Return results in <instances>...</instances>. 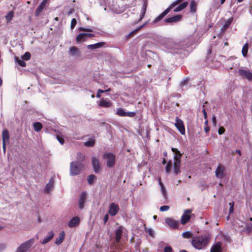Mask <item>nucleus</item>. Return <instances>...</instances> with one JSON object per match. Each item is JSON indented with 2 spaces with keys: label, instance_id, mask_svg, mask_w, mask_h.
I'll use <instances>...</instances> for the list:
<instances>
[{
  "label": "nucleus",
  "instance_id": "f257e3e1",
  "mask_svg": "<svg viewBox=\"0 0 252 252\" xmlns=\"http://www.w3.org/2000/svg\"><path fill=\"white\" fill-rule=\"evenodd\" d=\"M211 240V236L209 234L193 237L191 240L193 247L198 250L205 249Z\"/></svg>",
  "mask_w": 252,
  "mask_h": 252
},
{
  "label": "nucleus",
  "instance_id": "f03ea898",
  "mask_svg": "<svg viewBox=\"0 0 252 252\" xmlns=\"http://www.w3.org/2000/svg\"><path fill=\"white\" fill-rule=\"evenodd\" d=\"M182 0H176L171 3L167 8L153 21V24H155L161 20L170 11L172 8L178 5Z\"/></svg>",
  "mask_w": 252,
  "mask_h": 252
},
{
  "label": "nucleus",
  "instance_id": "7ed1b4c3",
  "mask_svg": "<svg viewBox=\"0 0 252 252\" xmlns=\"http://www.w3.org/2000/svg\"><path fill=\"white\" fill-rule=\"evenodd\" d=\"M83 168L82 163L78 161H72L70 163V174L72 176L78 175Z\"/></svg>",
  "mask_w": 252,
  "mask_h": 252
},
{
  "label": "nucleus",
  "instance_id": "20e7f679",
  "mask_svg": "<svg viewBox=\"0 0 252 252\" xmlns=\"http://www.w3.org/2000/svg\"><path fill=\"white\" fill-rule=\"evenodd\" d=\"M103 158L106 161V165L109 168L113 167L115 164V156L111 153H105Z\"/></svg>",
  "mask_w": 252,
  "mask_h": 252
},
{
  "label": "nucleus",
  "instance_id": "39448f33",
  "mask_svg": "<svg viewBox=\"0 0 252 252\" xmlns=\"http://www.w3.org/2000/svg\"><path fill=\"white\" fill-rule=\"evenodd\" d=\"M34 240L33 238L29 239L20 245L17 249L16 252H26L33 245Z\"/></svg>",
  "mask_w": 252,
  "mask_h": 252
},
{
  "label": "nucleus",
  "instance_id": "423d86ee",
  "mask_svg": "<svg viewBox=\"0 0 252 252\" xmlns=\"http://www.w3.org/2000/svg\"><path fill=\"white\" fill-rule=\"evenodd\" d=\"M238 73L243 78L246 79L248 81H252V72L249 70L240 69L238 70Z\"/></svg>",
  "mask_w": 252,
  "mask_h": 252
},
{
  "label": "nucleus",
  "instance_id": "0eeeda50",
  "mask_svg": "<svg viewBox=\"0 0 252 252\" xmlns=\"http://www.w3.org/2000/svg\"><path fill=\"white\" fill-rule=\"evenodd\" d=\"M175 126L181 134L184 135L185 134V128L183 122L182 120L177 117L176 118V123H175Z\"/></svg>",
  "mask_w": 252,
  "mask_h": 252
},
{
  "label": "nucleus",
  "instance_id": "6e6552de",
  "mask_svg": "<svg viewBox=\"0 0 252 252\" xmlns=\"http://www.w3.org/2000/svg\"><path fill=\"white\" fill-rule=\"evenodd\" d=\"M182 18V15H177L172 17L167 18L164 20L165 23L167 24H173L179 22Z\"/></svg>",
  "mask_w": 252,
  "mask_h": 252
},
{
  "label": "nucleus",
  "instance_id": "1a4fd4ad",
  "mask_svg": "<svg viewBox=\"0 0 252 252\" xmlns=\"http://www.w3.org/2000/svg\"><path fill=\"white\" fill-rule=\"evenodd\" d=\"M179 156H176L174 157V172L176 175L181 172L180 171V164L181 160L179 158Z\"/></svg>",
  "mask_w": 252,
  "mask_h": 252
},
{
  "label": "nucleus",
  "instance_id": "9d476101",
  "mask_svg": "<svg viewBox=\"0 0 252 252\" xmlns=\"http://www.w3.org/2000/svg\"><path fill=\"white\" fill-rule=\"evenodd\" d=\"M119 210V206L114 203L110 204L109 208V213L112 216H115Z\"/></svg>",
  "mask_w": 252,
  "mask_h": 252
},
{
  "label": "nucleus",
  "instance_id": "9b49d317",
  "mask_svg": "<svg viewBox=\"0 0 252 252\" xmlns=\"http://www.w3.org/2000/svg\"><path fill=\"white\" fill-rule=\"evenodd\" d=\"M165 222L170 227L174 229L177 228L179 224V222L178 221L176 220H175L170 218H166L165 219Z\"/></svg>",
  "mask_w": 252,
  "mask_h": 252
},
{
  "label": "nucleus",
  "instance_id": "f8f14e48",
  "mask_svg": "<svg viewBox=\"0 0 252 252\" xmlns=\"http://www.w3.org/2000/svg\"><path fill=\"white\" fill-rule=\"evenodd\" d=\"M92 163L94 172L97 173L98 172H99L100 169V162L98 159H97L95 157H93L92 159Z\"/></svg>",
  "mask_w": 252,
  "mask_h": 252
},
{
  "label": "nucleus",
  "instance_id": "ddd939ff",
  "mask_svg": "<svg viewBox=\"0 0 252 252\" xmlns=\"http://www.w3.org/2000/svg\"><path fill=\"white\" fill-rule=\"evenodd\" d=\"M48 0H43L42 2L40 3L39 6L36 9L35 12V15L38 16L40 13L42 11V10L45 7L47 3H48Z\"/></svg>",
  "mask_w": 252,
  "mask_h": 252
},
{
  "label": "nucleus",
  "instance_id": "4468645a",
  "mask_svg": "<svg viewBox=\"0 0 252 252\" xmlns=\"http://www.w3.org/2000/svg\"><path fill=\"white\" fill-rule=\"evenodd\" d=\"M191 210H186L184 214L182 216L181 218V223L183 224H185L188 222V221L190 219V216L189 215V213H190Z\"/></svg>",
  "mask_w": 252,
  "mask_h": 252
},
{
  "label": "nucleus",
  "instance_id": "2eb2a0df",
  "mask_svg": "<svg viewBox=\"0 0 252 252\" xmlns=\"http://www.w3.org/2000/svg\"><path fill=\"white\" fill-rule=\"evenodd\" d=\"M86 199V193L83 192L81 193L79 199V208L80 209H83L84 207V204Z\"/></svg>",
  "mask_w": 252,
  "mask_h": 252
},
{
  "label": "nucleus",
  "instance_id": "dca6fc26",
  "mask_svg": "<svg viewBox=\"0 0 252 252\" xmlns=\"http://www.w3.org/2000/svg\"><path fill=\"white\" fill-rule=\"evenodd\" d=\"M233 18L231 17L229 18L227 21H225V23L224 25L220 29V31L222 33H224L228 29L230 25L233 22Z\"/></svg>",
  "mask_w": 252,
  "mask_h": 252
},
{
  "label": "nucleus",
  "instance_id": "f3484780",
  "mask_svg": "<svg viewBox=\"0 0 252 252\" xmlns=\"http://www.w3.org/2000/svg\"><path fill=\"white\" fill-rule=\"evenodd\" d=\"M123 229L124 227L123 226H120L115 231L116 241L117 243H119L121 240Z\"/></svg>",
  "mask_w": 252,
  "mask_h": 252
},
{
  "label": "nucleus",
  "instance_id": "a211bd4d",
  "mask_svg": "<svg viewBox=\"0 0 252 252\" xmlns=\"http://www.w3.org/2000/svg\"><path fill=\"white\" fill-rule=\"evenodd\" d=\"M80 223V219L78 217H74L69 222L68 226L72 228L77 226Z\"/></svg>",
  "mask_w": 252,
  "mask_h": 252
},
{
  "label": "nucleus",
  "instance_id": "6ab92c4d",
  "mask_svg": "<svg viewBox=\"0 0 252 252\" xmlns=\"http://www.w3.org/2000/svg\"><path fill=\"white\" fill-rule=\"evenodd\" d=\"M224 167L219 165L215 171L216 176L220 179H222L223 176Z\"/></svg>",
  "mask_w": 252,
  "mask_h": 252
},
{
  "label": "nucleus",
  "instance_id": "aec40b11",
  "mask_svg": "<svg viewBox=\"0 0 252 252\" xmlns=\"http://www.w3.org/2000/svg\"><path fill=\"white\" fill-rule=\"evenodd\" d=\"M65 238V233L63 231H61L59 235V236L56 238L55 243L57 245L61 244Z\"/></svg>",
  "mask_w": 252,
  "mask_h": 252
},
{
  "label": "nucleus",
  "instance_id": "412c9836",
  "mask_svg": "<svg viewBox=\"0 0 252 252\" xmlns=\"http://www.w3.org/2000/svg\"><path fill=\"white\" fill-rule=\"evenodd\" d=\"M147 7V3L146 2H144L141 7L140 17L138 20L137 22H140L143 19L146 12Z\"/></svg>",
  "mask_w": 252,
  "mask_h": 252
},
{
  "label": "nucleus",
  "instance_id": "4be33fe9",
  "mask_svg": "<svg viewBox=\"0 0 252 252\" xmlns=\"http://www.w3.org/2000/svg\"><path fill=\"white\" fill-rule=\"evenodd\" d=\"M54 233L53 231H50L48 232V235L43 240L41 243L43 245L46 244L49 242L54 237Z\"/></svg>",
  "mask_w": 252,
  "mask_h": 252
},
{
  "label": "nucleus",
  "instance_id": "5701e85b",
  "mask_svg": "<svg viewBox=\"0 0 252 252\" xmlns=\"http://www.w3.org/2000/svg\"><path fill=\"white\" fill-rule=\"evenodd\" d=\"M158 184L160 187V191L162 193V194L163 197L165 199H166L167 198V193H166V189L164 187L163 183L161 182V179L160 178H158Z\"/></svg>",
  "mask_w": 252,
  "mask_h": 252
},
{
  "label": "nucleus",
  "instance_id": "b1692460",
  "mask_svg": "<svg viewBox=\"0 0 252 252\" xmlns=\"http://www.w3.org/2000/svg\"><path fill=\"white\" fill-rule=\"evenodd\" d=\"M53 185H54V181L52 179H51L49 183L48 184H46L45 187V189H44V192L45 193H49L50 190H51V189H52V188L53 187Z\"/></svg>",
  "mask_w": 252,
  "mask_h": 252
},
{
  "label": "nucleus",
  "instance_id": "393cba45",
  "mask_svg": "<svg viewBox=\"0 0 252 252\" xmlns=\"http://www.w3.org/2000/svg\"><path fill=\"white\" fill-rule=\"evenodd\" d=\"M221 244L220 242L217 243L214 245L210 250V252H220L221 250Z\"/></svg>",
  "mask_w": 252,
  "mask_h": 252
},
{
  "label": "nucleus",
  "instance_id": "a878e982",
  "mask_svg": "<svg viewBox=\"0 0 252 252\" xmlns=\"http://www.w3.org/2000/svg\"><path fill=\"white\" fill-rule=\"evenodd\" d=\"M87 39L85 33H81L77 35L76 37V41L77 43H81L85 41Z\"/></svg>",
  "mask_w": 252,
  "mask_h": 252
},
{
  "label": "nucleus",
  "instance_id": "bb28decb",
  "mask_svg": "<svg viewBox=\"0 0 252 252\" xmlns=\"http://www.w3.org/2000/svg\"><path fill=\"white\" fill-rule=\"evenodd\" d=\"M105 43L104 42H98L94 44L89 45H88L87 48L89 49H95L99 48L102 47L105 44Z\"/></svg>",
  "mask_w": 252,
  "mask_h": 252
},
{
  "label": "nucleus",
  "instance_id": "cd10ccee",
  "mask_svg": "<svg viewBox=\"0 0 252 252\" xmlns=\"http://www.w3.org/2000/svg\"><path fill=\"white\" fill-rule=\"evenodd\" d=\"M99 105L103 107H109L111 106V102L109 100L101 99Z\"/></svg>",
  "mask_w": 252,
  "mask_h": 252
},
{
  "label": "nucleus",
  "instance_id": "c85d7f7f",
  "mask_svg": "<svg viewBox=\"0 0 252 252\" xmlns=\"http://www.w3.org/2000/svg\"><path fill=\"white\" fill-rule=\"evenodd\" d=\"M2 142L8 141L9 139V132L7 129H5L2 131Z\"/></svg>",
  "mask_w": 252,
  "mask_h": 252
},
{
  "label": "nucleus",
  "instance_id": "c756f323",
  "mask_svg": "<svg viewBox=\"0 0 252 252\" xmlns=\"http://www.w3.org/2000/svg\"><path fill=\"white\" fill-rule=\"evenodd\" d=\"M188 5V2L187 1L184 2L183 3L180 4L178 6H177L174 10V12H179L183 9H185Z\"/></svg>",
  "mask_w": 252,
  "mask_h": 252
},
{
  "label": "nucleus",
  "instance_id": "7c9ffc66",
  "mask_svg": "<svg viewBox=\"0 0 252 252\" xmlns=\"http://www.w3.org/2000/svg\"><path fill=\"white\" fill-rule=\"evenodd\" d=\"M197 9V3L194 0H192L190 3V12L195 13Z\"/></svg>",
  "mask_w": 252,
  "mask_h": 252
},
{
  "label": "nucleus",
  "instance_id": "2f4dec72",
  "mask_svg": "<svg viewBox=\"0 0 252 252\" xmlns=\"http://www.w3.org/2000/svg\"><path fill=\"white\" fill-rule=\"evenodd\" d=\"M34 129L35 131H39L42 128V124L39 122H35L33 124Z\"/></svg>",
  "mask_w": 252,
  "mask_h": 252
},
{
  "label": "nucleus",
  "instance_id": "473e14b6",
  "mask_svg": "<svg viewBox=\"0 0 252 252\" xmlns=\"http://www.w3.org/2000/svg\"><path fill=\"white\" fill-rule=\"evenodd\" d=\"M249 49V44L248 43H246L244 44L242 48V53L244 57H246L247 55Z\"/></svg>",
  "mask_w": 252,
  "mask_h": 252
},
{
  "label": "nucleus",
  "instance_id": "72a5a7b5",
  "mask_svg": "<svg viewBox=\"0 0 252 252\" xmlns=\"http://www.w3.org/2000/svg\"><path fill=\"white\" fill-rule=\"evenodd\" d=\"M69 52L72 55H76L79 53L78 49L75 46L70 47Z\"/></svg>",
  "mask_w": 252,
  "mask_h": 252
},
{
  "label": "nucleus",
  "instance_id": "f704fd0d",
  "mask_svg": "<svg viewBox=\"0 0 252 252\" xmlns=\"http://www.w3.org/2000/svg\"><path fill=\"white\" fill-rule=\"evenodd\" d=\"M95 143V141L93 139H91L89 141L84 142V145L87 147H93Z\"/></svg>",
  "mask_w": 252,
  "mask_h": 252
},
{
  "label": "nucleus",
  "instance_id": "c9c22d12",
  "mask_svg": "<svg viewBox=\"0 0 252 252\" xmlns=\"http://www.w3.org/2000/svg\"><path fill=\"white\" fill-rule=\"evenodd\" d=\"M172 167V162L171 161H169L165 167V171L166 173H169L171 172Z\"/></svg>",
  "mask_w": 252,
  "mask_h": 252
},
{
  "label": "nucleus",
  "instance_id": "e433bc0d",
  "mask_svg": "<svg viewBox=\"0 0 252 252\" xmlns=\"http://www.w3.org/2000/svg\"><path fill=\"white\" fill-rule=\"evenodd\" d=\"M85 158V156L81 153H78L77 154V159L78 162H80L83 161Z\"/></svg>",
  "mask_w": 252,
  "mask_h": 252
},
{
  "label": "nucleus",
  "instance_id": "4c0bfd02",
  "mask_svg": "<svg viewBox=\"0 0 252 252\" xmlns=\"http://www.w3.org/2000/svg\"><path fill=\"white\" fill-rule=\"evenodd\" d=\"M116 114L120 116H126V112H125L124 110L122 108L118 109L116 112Z\"/></svg>",
  "mask_w": 252,
  "mask_h": 252
},
{
  "label": "nucleus",
  "instance_id": "58836bf2",
  "mask_svg": "<svg viewBox=\"0 0 252 252\" xmlns=\"http://www.w3.org/2000/svg\"><path fill=\"white\" fill-rule=\"evenodd\" d=\"M31 57V54L29 52H26L24 55L22 57L23 60L25 61H28L30 59Z\"/></svg>",
  "mask_w": 252,
  "mask_h": 252
},
{
  "label": "nucleus",
  "instance_id": "ea45409f",
  "mask_svg": "<svg viewBox=\"0 0 252 252\" xmlns=\"http://www.w3.org/2000/svg\"><path fill=\"white\" fill-rule=\"evenodd\" d=\"M182 236L185 238H189L192 236V233L189 231H186L182 234Z\"/></svg>",
  "mask_w": 252,
  "mask_h": 252
},
{
  "label": "nucleus",
  "instance_id": "a19ab883",
  "mask_svg": "<svg viewBox=\"0 0 252 252\" xmlns=\"http://www.w3.org/2000/svg\"><path fill=\"white\" fill-rule=\"evenodd\" d=\"M95 177V176L94 175H89L87 179L88 183L89 184H92L93 183Z\"/></svg>",
  "mask_w": 252,
  "mask_h": 252
},
{
  "label": "nucleus",
  "instance_id": "79ce46f5",
  "mask_svg": "<svg viewBox=\"0 0 252 252\" xmlns=\"http://www.w3.org/2000/svg\"><path fill=\"white\" fill-rule=\"evenodd\" d=\"M145 231L148 233V234L151 237H154V232L152 228H145Z\"/></svg>",
  "mask_w": 252,
  "mask_h": 252
},
{
  "label": "nucleus",
  "instance_id": "37998d69",
  "mask_svg": "<svg viewBox=\"0 0 252 252\" xmlns=\"http://www.w3.org/2000/svg\"><path fill=\"white\" fill-rule=\"evenodd\" d=\"M172 151L175 154V156H174V157L179 156V159L181 158V154L180 153L179 151H178L177 149L174 148H172Z\"/></svg>",
  "mask_w": 252,
  "mask_h": 252
},
{
  "label": "nucleus",
  "instance_id": "c03bdc74",
  "mask_svg": "<svg viewBox=\"0 0 252 252\" xmlns=\"http://www.w3.org/2000/svg\"><path fill=\"white\" fill-rule=\"evenodd\" d=\"M111 89L110 88H109L107 90H98V91H97V93L96 94V97L99 98L100 97V94L101 93H103L105 92H109L110 91Z\"/></svg>",
  "mask_w": 252,
  "mask_h": 252
},
{
  "label": "nucleus",
  "instance_id": "a18cd8bd",
  "mask_svg": "<svg viewBox=\"0 0 252 252\" xmlns=\"http://www.w3.org/2000/svg\"><path fill=\"white\" fill-rule=\"evenodd\" d=\"M139 31H137V28L133 31L131 32L127 36V38H129L135 35Z\"/></svg>",
  "mask_w": 252,
  "mask_h": 252
},
{
  "label": "nucleus",
  "instance_id": "49530a36",
  "mask_svg": "<svg viewBox=\"0 0 252 252\" xmlns=\"http://www.w3.org/2000/svg\"><path fill=\"white\" fill-rule=\"evenodd\" d=\"M78 30L79 31H82V32H93V30L91 29L86 28H83V27H79L78 28Z\"/></svg>",
  "mask_w": 252,
  "mask_h": 252
},
{
  "label": "nucleus",
  "instance_id": "de8ad7c7",
  "mask_svg": "<svg viewBox=\"0 0 252 252\" xmlns=\"http://www.w3.org/2000/svg\"><path fill=\"white\" fill-rule=\"evenodd\" d=\"M189 80V78H187L182 81L180 85L182 88H183L184 87V86L187 85V83L188 82Z\"/></svg>",
  "mask_w": 252,
  "mask_h": 252
},
{
  "label": "nucleus",
  "instance_id": "09e8293b",
  "mask_svg": "<svg viewBox=\"0 0 252 252\" xmlns=\"http://www.w3.org/2000/svg\"><path fill=\"white\" fill-rule=\"evenodd\" d=\"M77 24L76 20L75 18H73L71 21L70 28L72 30L74 28Z\"/></svg>",
  "mask_w": 252,
  "mask_h": 252
},
{
  "label": "nucleus",
  "instance_id": "8fccbe9b",
  "mask_svg": "<svg viewBox=\"0 0 252 252\" xmlns=\"http://www.w3.org/2000/svg\"><path fill=\"white\" fill-rule=\"evenodd\" d=\"M14 15V12L12 11H10L8 12L6 18L7 19H9V20H11Z\"/></svg>",
  "mask_w": 252,
  "mask_h": 252
},
{
  "label": "nucleus",
  "instance_id": "3c124183",
  "mask_svg": "<svg viewBox=\"0 0 252 252\" xmlns=\"http://www.w3.org/2000/svg\"><path fill=\"white\" fill-rule=\"evenodd\" d=\"M169 209V206L167 205L162 206L160 207L159 210L161 212L166 211Z\"/></svg>",
  "mask_w": 252,
  "mask_h": 252
},
{
  "label": "nucleus",
  "instance_id": "603ef678",
  "mask_svg": "<svg viewBox=\"0 0 252 252\" xmlns=\"http://www.w3.org/2000/svg\"><path fill=\"white\" fill-rule=\"evenodd\" d=\"M26 64H17L16 68L19 70H22L23 68L26 66Z\"/></svg>",
  "mask_w": 252,
  "mask_h": 252
},
{
  "label": "nucleus",
  "instance_id": "864d4df0",
  "mask_svg": "<svg viewBox=\"0 0 252 252\" xmlns=\"http://www.w3.org/2000/svg\"><path fill=\"white\" fill-rule=\"evenodd\" d=\"M136 113L134 112H126V116L129 117H133L135 116Z\"/></svg>",
  "mask_w": 252,
  "mask_h": 252
},
{
  "label": "nucleus",
  "instance_id": "5fc2aeb1",
  "mask_svg": "<svg viewBox=\"0 0 252 252\" xmlns=\"http://www.w3.org/2000/svg\"><path fill=\"white\" fill-rule=\"evenodd\" d=\"M164 252H172V249L171 246H166L164 249Z\"/></svg>",
  "mask_w": 252,
  "mask_h": 252
},
{
  "label": "nucleus",
  "instance_id": "6e6d98bb",
  "mask_svg": "<svg viewBox=\"0 0 252 252\" xmlns=\"http://www.w3.org/2000/svg\"><path fill=\"white\" fill-rule=\"evenodd\" d=\"M148 23H149V20L147 21H146L142 25H141L140 26H139L137 28V31H139L141 29H142L143 28H144L146 25H147Z\"/></svg>",
  "mask_w": 252,
  "mask_h": 252
},
{
  "label": "nucleus",
  "instance_id": "4d7b16f0",
  "mask_svg": "<svg viewBox=\"0 0 252 252\" xmlns=\"http://www.w3.org/2000/svg\"><path fill=\"white\" fill-rule=\"evenodd\" d=\"M57 138L59 142L61 144L63 145L64 143V139L63 138L60 137L59 136H57Z\"/></svg>",
  "mask_w": 252,
  "mask_h": 252
},
{
  "label": "nucleus",
  "instance_id": "13d9d810",
  "mask_svg": "<svg viewBox=\"0 0 252 252\" xmlns=\"http://www.w3.org/2000/svg\"><path fill=\"white\" fill-rule=\"evenodd\" d=\"M85 35L87 37V38L95 37V35L93 33H85Z\"/></svg>",
  "mask_w": 252,
  "mask_h": 252
},
{
  "label": "nucleus",
  "instance_id": "bf43d9fd",
  "mask_svg": "<svg viewBox=\"0 0 252 252\" xmlns=\"http://www.w3.org/2000/svg\"><path fill=\"white\" fill-rule=\"evenodd\" d=\"M224 131H225V129L223 127H220L218 130V132H219V134H222V133H223L224 132Z\"/></svg>",
  "mask_w": 252,
  "mask_h": 252
},
{
  "label": "nucleus",
  "instance_id": "052dcab7",
  "mask_svg": "<svg viewBox=\"0 0 252 252\" xmlns=\"http://www.w3.org/2000/svg\"><path fill=\"white\" fill-rule=\"evenodd\" d=\"M6 247V246L4 244H0V252L4 250Z\"/></svg>",
  "mask_w": 252,
  "mask_h": 252
},
{
  "label": "nucleus",
  "instance_id": "680f3d73",
  "mask_svg": "<svg viewBox=\"0 0 252 252\" xmlns=\"http://www.w3.org/2000/svg\"><path fill=\"white\" fill-rule=\"evenodd\" d=\"M108 219H109V216L108 214H106L104 217V218H103V221H104V223H106V222L108 221Z\"/></svg>",
  "mask_w": 252,
  "mask_h": 252
},
{
  "label": "nucleus",
  "instance_id": "e2e57ef3",
  "mask_svg": "<svg viewBox=\"0 0 252 252\" xmlns=\"http://www.w3.org/2000/svg\"><path fill=\"white\" fill-rule=\"evenodd\" d=\"M212 122H213L214 126H216V124H217V121H216V117L215 116H213V117H212Z\"/></svg>",
  "mask_w": 252,
  "mask_h": 252
},
{
  "label": "nucleus",
  "instance_id": "0e129e2a",
  "mask_svg": "<svg viewBox=\"0 0 252 252\" xmlns=\"http://www.w3.org/2000/svg\"><path fill=\"white\" fill-rule=\"evenodd\" d=\"M212 47L211 46H210L208 49L207 55L209 56V55H210L212 53Z\"/></svg>",
  "mask_w": 252,
  "mask_h": 252
},
{
  "label": "nucleus",
  "instance_id": "69168bd1",
  "mask_svg": "<svg viewBox=\"0 0 252 252\" xmlns=\"http://www.w3.org/2000/svg\"><path fill=\"white\" fill-rule=\"evenodd\" d=\"M210 130V127L207 126L204 127V131L206 133H207Z\"/></svg>",
  "mask_w": 252,
  "mask_h": 252
},
{
  "label": "nucleus",
  "instance_id": "338daca9",
  "mask_svg": "<svg viewBox=\"0 0 252 252\" xmlns=\"http://www.w3.org/2000/svg\"><path fill=\"white\" fill-rule=\"evenodd\" d=\"M6 142H2V148H3V152H5V150H6V144H5Z\"/></svg>",
  "mask_w": 252,
  "mask_h": 252
},
{
  "label": "nucleus",
  "instance_id": "774afa93",
  "mask_svg": "<svg viewBox=\"0 0 252 252\" xmlns=\"http://www.w3.org/2000/svg\"><path fill=\"white\" fill-rule=\"evenodd\" d=\"M233 209H234V207H233V206H230V208H229V214H231L233 212Z\"/></svg>",
  "mask_w": 252,
  "mask_h": 252
}]
</instances>
